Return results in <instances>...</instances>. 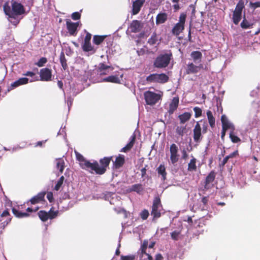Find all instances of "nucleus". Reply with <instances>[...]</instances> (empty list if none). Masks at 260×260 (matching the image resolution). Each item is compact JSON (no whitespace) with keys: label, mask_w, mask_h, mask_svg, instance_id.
<instances>
[{"label":"nucleus","mask_w":260,"mask_h":260,"mask_svg":"<svg viewBox=\"0 0 260 260\" xmlns=\"http://www.w3.org/2000/svg\"><path fill=\"white\" fill-rule=\"evenodd\" d=\"M154 23L153 17L149 21H143L135 20L130 24L128 29L132 32L136 33L143 30L144 34H147L154 26Z\"/></svg>","instance_id":"obj_1"},{"label":"nucleus","mask_w":260,"mask_h":260,"mask_svg":"<svg viewBox=\"0 0 260 260\" xmlns=\"http://www.w3.org/2000/svg\"><path fill=\"white\" fill-rule=\"evenodd\" d=\"M76 158L80 161V165L82 169H86L89 171H94L96 174H103L104 173V170L103 168H99V164L95 161L93 163L86 160L84 157L78 152L75 151Z\"/></svg>","instance_id":"obj_2"},{"label":"nucleus","mask_w":260,"mask_h":260,"mask_svg":"<svg viewBox=\"0 0 260 260\" xmlns=\"http://www.w3.org/2000/svg\"><path fill=\"white\" fill-rule=\"evenodd\" d=\"M172 56L170 52L159 55L154 61V67L159 69L166 68L169 64Z\"/></svg>","instance_id":"obj_3"},{"label":"nucleus","mask_w":260,"mask_h":260,"mask_svg":"<svg viewBox=\"0 0 260 260\" xmlns=\"http://www.w3.org/2000/svg\"><path fill=\"white\" fill-rule=\"evenodd\" d=\"M186 19V14L184 13L180 14L179 17V21L172 29L173 35L178 36L184 29L185 23Z\"/></svg>","instance_id":"obj_4"},{"label":"nucleus","mask_w":260,"mask_h":260,"mask_svg":"<svg viewBox=\"0 0 260 260\" xmlns=\"http://www.w3.org/2000/svg\"><path fill=\"white\" fill-rule=\"evenodd\" d=\"M162 207L160 203V200L158 197H155L153 202L151 215L153 216V220L157 219L160 217Z\"/></svg>","instance_id":"obj_5"},{"label":"nucleus","mask_w":260,"mask_h":260,"mask_svg":"<svg viewBox=\"0 0 260 260\" xmlns=\"http://www.w3.org/2000/svg\"><path fill=\"white\" fill-rule=\"evenodd\" d=\"M169 77L165 74H152L148 76L146 81L149 83H164L168 81Z\"/></svg>","instance_id":"obj_6"},{"label":"nucleus","mask_w":260,"mask_h":260,"mask_svg":"<svg viewBox=\"0 0 260 260\" xmlns=\"http://www.w3.org/2000/svg\"><path fill=\"white\" fill-rule=\"evenodd\" d=\"M12 13L11 15H10V21L16 25L18 23V21H12L14 15H21L24 13V9L23 6L20 3H17L16 2H13L12 3Z\"/></svg>","instance_id":"obj_7"},{"label":"nucleus","mask_w":260,"mask_h":260,"mask_svg":"<svg viewBox=\"0 0 260 260\" xmlns=\"http://www.w3.org/2000/svg\"><path fill=\"white\" fill-rule=\"evenodd\" d=\"M161 95L152 91H147L144 93V98L146 103L149 105L155 104L160 99Z\"/></svg>","instance_id":"obj_8"},{"label":"nucleus","mask_w":260,"mask_h":260,"mask_svg":"<svg viewBox=\"0 0 260 260\" xmlns=\"http://www.w3.org/2000/svg\"><path fill=\"white\" fill-rule=\"evenodd\" d=\"M170 161L173 165L178 162L179 159L178 147L175 144H172L170 147Z\"/></svg>","instance_id":"obj_9"},{"label":"nucleus","mask_w":260,"mask_h":260,"mask_svg":"<svg viewBox=\"0 0 260 260\" xmlns=\"http://www.w3.org/2000/svg\"><path fill=\"white\" fill-rule=\"evenodd\" d=\"M58 212V211H52L51 210H50V211L47 213L46 212H45L44 211H40L38 213L39 216L40 218L43 221H45L48 219H53L55 218Z\"/></svg>","instance_id":"obj_10"},{"label":"nucleus","mask_w":260,"mask_h":260,"mask_svg":"<svg viewBox=\"0 0 260 260\" xmlns=\"http://www.w3.org/2000/svg\"><path fill=\"white\" fill-rule=\"evenodd\" d=\"M193 140L197 143H199L203 136L201 134V127L199 122H197L193 130Z\"/></svg>","instance_id":"obj_11"},{"label":"nucleus","mask_w":260,"mask_h":260,"mask_svg":"<svg viewBox=\"0 0 260 260\" xmlns=\"http://www.w3.org/2000/svg\"><path fill=\"white\" fill-rule=\"evenodd\" d=\"M51 71L48 68H44L40 71V80L48 81L51 79Z\"/></svg>","instance_id":"obj_12"},{"label":"nucleus","mask_w":260,"mask_h":260,"mask_svg":"<svg viewBox=\"0 0 260 260\" xmlns=\"http://www.w3.org/2000/svg\"><path fill=\"white\" fill-rule=\"evenodd\" d=\"M203 68L202 64L196 66L193 63H189L186 67V72L187 74H195L198 73L201 69Z\"/></svg>","instance_id":"obj_13"},{"label":"nucleus","mask_w":260,"mask_h":260,"mask_svg":"<svg viewBox=\"0 0 260 260\" xmlns=\"http://www.w3.org/2000/svg\"><path fill=\"white\" fill-rule=\"evenodd\" d=\"M222 122V126L223 129H231V131H234L235 129L234 125L228 120V118L225 115H222L221 118Z\"/></svg>","instance_id":"obj_14"},{"label":"nucleus","mask_w":260,"mask_h":260,"mask_svg":"<svg viewBox=\"0 0 260 260\" xmlns=\"http://www.w3.org/2000/svg\"><path fill=\"white\" fill-rule=\"evenodd\" d=\"M145 2V0H136L133 2L132 10L133 15H136L140 12Z\"/></svg>","instance_id":"obj_15"},{"label":"nucleus","mask_w":260,"mask_h":260,"mask_svg":"<svg viewBox=\"0 0 260 260\" xmlns=\"http://www.w3.org/2000/svg\"><path fill=\"white\" fill-rule=\"evenodd\" d=\"M79 25V22H73L70 20L67 21V26L69 32L71 35H76L77 28Z\"/></svg>","instance_id":"obj_16"},{"label":"nucleus","mask_w":260,"mask_h":260,"mask_svg":"<svg viewBox=\"0 0 260 260\" xmlns=\"http://www.w3.org/2000/svg\"><path fill=\"white\" fill-rule=\"evenodd\" d=\"M122 75H115L108 76L102 79V81L107 82H112L114 83H120L122 78Z\"/></svg>","instance_id":"obj_17"},{"label":"nucleus","mask_w":260,"mask_h":260,"mask_svg":"<svg viewBox=\"0 0 260 260\" xmlns=\"http://www.w3.org/2000/svg\"><path fill=\"white\" fill-rule=\"evenodd\" d=\"M99 70L101 75H107L110 74L113 70V68L110 66H107L104 63H100L99 67Z\"/></svg>","instance_id":"obj_18"},{"label":"nucleus","mask_w":260,"mask_h":260,"mask_svg":"<svg viewBox=\"0 0 260 260\" xmlns=\"http://www.w3.org/2000/svg\"><path fill=\"white\" fill-rule=\"evenodd\" d=\"M215 178V174L214 172H211L206 177L204 188L205 189H208L212 185L211 184L213 182Z\"/></svg>","instance_id":"obj_19"},{"label":"nucleus","mask_w":260,"mask_h":260,"mask_svg":"<svg viewBox=\"0 0 260 260\" xmlns=\"http://www.w3.org/2000/svg\"><path fill=\"white\" fill-rule=\"evenodd\" d=\"M82 49L84 51L90 52V54H93L96 51V49L92 46L90 41H84Z\"/></svg>","instance_id":"obj_20"},{"label":"nucleus","mask_w":260,"mask_h":260,"mask_svg":"<svg viewBox=\"0 0 260 260\" xmlns=\"http://www.w3.org/2000/svg\"><path fill=\"white\" fill-rule=\"evenodd\" d=\"M160 40L158 38L155 31L153 32L150 38L147 41V43L150 46H154L158 44Z\"/></svg>","instance_id":"obj_21"},{"label":"nucleus","mask_w":260,"mask_h":260,"mask_svg":"<svg viewBox=\"0 0 260 260\" xmlns=\"http://www.w3.org/2000/svg\"><path fill=\"white\" fill-rule=\"evenodd\" d=\"M136 139V136L135 134H133L129 138V142L127 145L122 148L120 152H126L127 151L131 150V149L134 146L135 141Z\"/></svg>","instance_id":"obj_22"},{"label":"nucleus","mask_w":260,"mask_h":260,"mask_svg":"<svg viewBox=\"0 0 260 260\" xmlns=\"http://www.w3.org/2000/svg\"><path fill=\"white\" fill-rule=\"evenodd\" d=\"M168 14L166 13H159L156 17V24L157 25L165 23L168 19Z\"/></svg>","instance_id":"obj_23"},{"label":"nucleus","mask_w":260,"mask_h":260,"mask_svg":"<svg viewBox=\"0 0 260 260\" xmlns=\"http://www.w3.org/2000/svg\"><path fill=\"white\" fill-rule=\"evenodd\" d=\"M144 190V188L141 184H134L128 187L127 191L128 192L135 191L140 194Z\"/></svg>","instance_id":"obj_24"},{"label":"nucleus","mask_w":260,"mask_h":260,"mask_svg":"<svg viewBox=\"0 0 260 260\" xmlns=\"http://www.w3.org/2000/svg\"><path fill=\"white\" fill-rule=\"evenodd\" d=\"M45 192H41L39 193L37 195L32 198L30 202L32 204H35L41 202V201H43L44 199Z\"/></svg>","instance_id":"obj_25"},{"label":"nucleus","mask_w":260,"mask_h":260,"mask_svg":"<svg viewBox=\"0 0 260 260\" xmlns=\"http://www.w3.org/2000/svg\"><path fill=\"white\" fill-rule=\"evenodd\" d=\"M29 82V79L26 77L19 78L18 80L15 81L11 84V86L13 88L17 87L19 86L24 85Z\"/></svg>","instance_id":"obj_26"},{"label":"nucleus","mask_w":260,"mask_h":260,"mask_svg":"<svg viewBox=\"0 0 260 260\" xmlns=\"http://www.w3.org/2000/svg\"><path fill=\"white\" fill-rule=\"evenodd\" d=\"M190 56L195 63H199L201 61L202 54L200 51H193L191 52Z\"/></svg>","instance_id":"obj_27"},{"label":"nucleus","mask_w":260,"mask_h":260,"mask_svg":"<svg viewBox=\"0 0 260 260\" xmlns=\"http://www.w3.org/2000/svg\"><path fill=\"white\" fill-rule=\"evenodd\" d=\"M55 164L56 169L59 170L60 173H62L65 167V162L63 159L61 158L56 159Z\"/></svg>","instance_id":"obj_28"},{"label":"nucleus","mask_w":260,"mask_h":260,"mask_svg":"<svg viewBox=\"0 0 260 260\" xmlns=\"http://www.w3.org/2000/svg\"><path fill=\"white\" fill-rule=\"evenodd\" d=\"M124 162V156L123 155L119 154L114 162V167L118 169L122 166Z\"/></svg>","instance_id":"obj_29"},{"label":"nucleus","mask_w":260,"mask_h":260,"mask_svg":"<svg viewBox=\"0 0 260 260\" xmlns=\"http://www.w3.org/2000/svg\"><path fill=\"white\" fill-rule=\"evenodd\" d=\"M178 99L176 98H173L169 106V112L170 114H172L177 109L178 106Z\"/></svg>","instance_id":"obj_30"},{"label":"nucleus","mask_w":260,"mask_h":260,"mask_svg":"<svg viewBox=\"0 0 260 260\" xmlns=\"http://www.w3.org/2000/svg\"><path fill=\"white\" fill-rule=\"evenodd\" d=\"M191 114L189 112H185L178 116L181 123H184L188 121L191 117Z\"/></svg>","instance_id":"obj_31"},{"label":"nucleus","mask_w":260,"mask_h":260,"mask_svg":"<svg viewBox=\"0 0 260 260\" xmlns=\"http://www.w3.org/2000/svg\"><path fill=\"white\" fill-rule=\"evenodd\" d=\"M158 175L161 176L162 180L164 181L166 179L167 173L166 172V168L164 165H160L157 169Z\"/></svg>","instance_id":"obj_32"},{"label":"nucleus","mask_w":260,"mask_h":260,"mask_svg":"<svg viewBox=\"0 0 260 260\" xmlns=\"http://www.w3.org/2000/svg\"><path fill=\"white\" fill-rule=\"evenodd\" d=\"M111 158V157H105L103 159H101L100 160V162L102 166H101L99 165V168L100 169L101 168L104 169V173L106 171V168L107 166H108V165L110 162Z\"/></svg>","instance_id":"obj_33"},{"label":"nucleus","mask_w":260,"mask_h":260,"mask_svg":"<svg viewBox=\"0 0 260 260\" xmlns=\"http://www.w3.org/2000/svg\"><path fill=\"white\" fill-rule=\"evenodd\" d=\"M60 62L63 70H66L68 68V65L67 63V60L65 58V55L63 52H61L60 53Z\"/></svg>","instance_id":"obj_34"},{"label":"nucleus","mask_w":260,"mask_h":260,"mask_svg":"<svg viewBox=\"0 0 260 260\" xmlns=\"http://www.w3.org/2000/svg\"><path fill=\"white\" fill-rule=\"evenodd\" d=\"M106 36H94L93 38V43L95 45H100L104 40Z\"/></svg>","instance_id":"obj_35"},{"label":"nucleus","mask_w":260,"mask_h":260,"mask_svg":"<svg viewBox=\"0 0 260 260\" xmlns=\"http://www.w3.org/2000/svg\"><path fill=\"white\" fill-rule=\"evenodd\" d=\"M196 159L192 158L188 164V170L189 171H194L196 170Z\"/></svg>","instance_id":"obj_36"},{"label":"nucleus","mask_w":260,"mask_h":260,"mask_svg":"<svg viewBox=\"0 0 260 260\" xmlns=\"http://www.w3.org/2000/svg\"><path fill=\"white\" fill-rule=\"evenodd\" d=\"M207 118H208L210 125L211 127H213L215 125V118L212 115V112L210 111H208L207 112Z\"/></svg>","instance_id":"obj_37"},{"label":"nucleus","mask_w":260,"mask_h":260,"mask_svg":"<svg viewBox=\"0 0 260 260\" xmlns=\"http://www.w3.org/2000/svg\"><path fill=\"white\" fill-rule=\"evenodd\" d=\"M244 8V2L243 0H240L237 4L234 11L242 14Z\"/></svg>","instance_id":"obj_38"},{"label":"nucleus","mask_w":260,"mask_h":260,"mask_svg":"<svg viewBox=\"0 0 260 260\" xmlns=\"http://www.w3.org/2000/svg\"><path fill=\"white\" fill-rule=\"evenodd\" d=\"M242 18V14L234 11L233 15V22L235 24H238Z\"/></svg>","instance_id":"obj_39"},{"label":"nucleus","mask_w":260,"mask_h":260,"mask_svg":"<svg viewBox=\"0 0 260 260\" xmlns=\"http://www.w3.org/2000/svg\"><path fill=\"white\" fill-rule=\"evenodd\" d=\"M12 212L13 214L18 218H22L24 217H27L28 216V214L25 212H21L15 208L12 209Z\"/></svg>","instance_id":"obj_40"},{"label":"nucleus","mask_w":260,"mask_h":260,"mask_svg":"<svg viewBox=\"0 0 260 260\" xmlns=\"http://www.w3.org/2000/svg\"><path fill=\"white\" fill-rule=\"evenodd\" d=\"M24 75L31 77V79L30 80H29L30 82L38 81L39 80V77L36 76L35 73L32 72H27L24 74Z\"/></svg>","instance_id":"obj_41"},{"label":"nucleus","mask_w":260,"mask_h":260,"mask_svg":"<svg viewBox=\"0 0 260 260\" xmlns=\"http://www.w3.org/2000/svg\"><path fill=\"white\" fill-rule=\"evenodd\" d=\"M176 132L178 135L183 136L186 132V126H177L176 129Z\"/></svg>","instance_id":"obj_42"},{"label":"nucleus","mask_w":260,"mask_h":260,"mask_svg":"<svg viewBox=\"0 0 260 260\" xmlns=\"http://www.w3.org/2000/svg\"><path fill=\"white\" fill-rule=\"evenodd\" d=\"M140 257L141 260H152V257L149 254L147 253L146 251L140 252Z\"/></svg>","instance_id":"obj_43"},{"label":"nucleus","mask_w":260,"mask_h":260,"mask_svg":"<svg viewBox=\"0 0 260 260\" xmlns=\"http://www.w3.org/2000/svg\"><path fill=\"white\" fill-rule=\"evenodd\" d=\"M1 216L2 217H8L7 219L2 223L4 224V226H5V225H7L11 220V218L9 217V213L8 211L7 210H5L2 214Z\"/></svg>","instance_id":"obj_44"},{"label":"nucleus","mask_w":260,"mask_h":260,"mask_svg":"<svg viewBox=\"0 0 260 260\" xmlns=\"http://www.w3.org/2000/svg\"><path fill=\"white\" fill-rule=\"evenodd\" d=\"M230 138L233 143H238L241 140L234 133V131H231L230 133Z\"/></svg>","instance_id":"obj_45"},{"label":"nucleus","mask_w":260,"mask_h":260,"mask_svg":"<svg viewBox=\"0 0 260 260\" xmlns=\"http://www.w3.org/2000/svg\"><path fill=\"white\" fill-rule=\"evenodd\" d=\"M252 24L244 18L242 22L241 23V26L242 28L247 29L251 27Z\"/></svg>","instance_id":"obj_46"},{"label":"nucleus","mask_w":260,"mask_h":260,"mask_svg":"<svg viewBox=\"0 0 260 260\" xmlns=\"http://www.w3.org/2000/svg\"><path fill=\"white\" fill-rule=\"evenodd\" d=\"M47 61V59L45 57L41 58L39 61L36 63L39 67H43Z\"/></svg>","instance_id":"obj_47"},{"label":"nucleus","mask_w":260,"mask_h":260,"mask_svg":"<svg viewBox=\"0 0 260 260\" xmlns=\"http://www.w3.org/2000/svg\"><path fill=\"white\" fill-rule=\"evenodd\" d=\"M193 111L195 113L194 116L196 118L199 117L200 116H201L202 110L201 108H200L198 107H196L193 108Z\"/></svg>","instance_id":"obj_48"},{"label":"nucleus","mask_w":260,"mask_h":260,"mask_svg":"<svg viewBox=\"0 0 260 260\" xmlns=\"http://www.w3.org/2000/svg\"><path fill=\"white\" fill-rule=\"evenodd\" d=\"M148 241L147 240H144L141 246L139 252L141 251H146Z\"/></svg>","instance_id":"obj_49"},{"label":"nucleus","mask_w":260,"mask_h":260,"mask_svg":"<svg viewBox=\"0 0 260 260\" xmlns=\"http://www.w3.org/2000/svg\"><path fill=\"white\" fill-rule=\"evenodd\" d=\"M135 256L134 255L121 256V260H135Z\"/></svg>","instance_id":"obj_50"},{"label":"nucleus","mask_w":260,"mask_h":260,"mask_svg":"<svg viewBox=\"0 0 260 260\" xmlns=\"http://www.w3.org/2000/svg\"><path fill=\"white\" fill-rule=\"evenodd\" d=\"M149 215V212L147 210H143L140 214L141 217L144 219L145 220L147 218L148 216Z\"/></svg>","instance_id":"obj_51"},{"label":"nucleus","mask_w":260,"mask_h":260,"mask_svg":"<svg viewBox=\"0 0 260 260\" xmlns=\"http://www.w3.org/2000/svg\"><path fill=\"white\" fill-rule=\"evenodd\" d=\"M179 234H180V233L179 232L174 231L171 234V238L173 239L176 240L178 239Z\"/></svg>","instance_id":"obj_52"},{"label":"nucleus","mask_w":260,"mask_h":260,"mask_svg":"<svg viewBox=\"0 0 260 260\" xmlns=\"http://www.w3.org/2000/svg\"><path fill=\"white\" fill-rule=\"evenodd\" d=\"M81 14L78 12H74L72 14V18L74 20H78L80 18Z\"/></svg>","instance_id":"obj_53"},{"label":"nucleus","mask_w":260,"mask_h":260,"mask_svg":"<svg viewBox=\"0 0 260 260\" xmlns=\"http://www.w3.org/2000/svg\"><path fill=\"white\" fill-rule=\"evenodd\" d=\"M249 5L251 8H253V9H255L257 8L260 7V2H250Z\"/></svg>","instance_id":"obj_54"},{"label":"nucleus","mask_w":260,"mask_h":260,"mask_svg":"<svg viewBox=\"0 0 260 260\" xmlns=\"http://www.w3.org/2000/svg\"><path fill=\"white\" fill-rule=\"evenodd\" d=\"M208 201V200L207 197H203L202 198V203L204 205V207H203V208H202V210H205L206 205Z\"/></svg>","instance_id":"obj_55"},{"label":"nucleus","mask_w":260,"mask_h":260,"mask_svg":"<svg viewBox=\"0 0 260 260\" xmlns=\"http://www.w3.org/2000/svg\"><path fill=\"white\" fill-rule=\"evenodd\" d=\"M62 183L61 182V181H59V180L57 181L56 185L54 187V189L56 190H58L62 185Z\"/></svg>","instance_id":"obj_56"},{"label":"nucleus","mask_w":260,"mask_h":260,"mask_svg":"<svg viewBox=\"0 0 260 260\" xmlns=\"http://www.w3.org/2000/svg\"><path fill=\"white\" fill-rule=\"evenodd\" d=\"M238 151H235L233 152V153H231L230 154H229V155H228L227 156L228 157V158L230 159V158L236 157L237 155H238Z\"/></svg>","instance_id":"obj_57"},{"label":"nucleus","mask_w":260,"mask_h":260,"mask_svg":"<svg viewBox=\"0 0 260 260\" xmlns=\"http://www.w3.org/2000/svg\"><path fill=\"white\" fill-rule=\"evenodd\" d=\"M91 39V35L89 32H87V34L85 36V37L84 38V41H86V42L90 41Z\"/></svg>","instance_id":"obj_58"},{"label":"nucleus","mask_w":260,"mask_h":260,"mask_svg":"<svg viewBox=\"0 0 260 260\" xmlns=\"http://www.w3.org/2000/svg\"><path fill=\"white\" fill-rule=\"evenodd\" d=\"M188 156L186 151L184 149L182 150V158L183 159H186Z\"/></svg>","instance_id":"obj_59"},{"label":"nucleus","mask_w":260,"mask_h":260,"mask_svg":"<svg viewBox=\"0 0 260 260\" xmlns=\"http://www.w3.org/2000/svg\"><path fill=\"white\" fill-rule=\"evenodd\" d=\"M47 198L48 199L50 202H51L53 199L52 193L51 192H48L47 194Z\"/></svg>","instance_id":"obj_60"},{"label":"nucleus","mask_w":260,"mask_h":260,"mask_svg":"<svg viewBox=\"0 0 260 260\" xmlns=\"http://www.w3.org/2000/svg\"><path fill=\"white\" fill-rule=\"evenodd\" d=\"M155 260H164V258L160 254H157L155 257Z\"/></svg>","instance_id":"obj_61"},{"label":"nucleus","mask_w":260,"mask_h":260,"mask_svg":"<svg viewBox=\"0 0 260 260\" xmlns=\"http://www.w3.org/2000/svg\"><path fill=\"white\" fill-rule=\"evenodd\" d=\"M38 209H39V207H36L35 209H33L32 208H28L26 210L28 212H31L32 211L35 212V211H37Z\"/></svg>","instance_id":"obj_62"},{"label":"nucleus","mask_w":260,"mask_h":260,"mask_svg":"<svg viewBox=\"0 0 260 260\" xmlns=\"http://www.w3.org/2000/svg\"><path fill=\"white\" fill-rule=\"evenodd\" d=\"M173 8L175 11H177L180 9V7L178 3H175L173 5Z\"/></svg>","instance_id":"obj_63"},{"label":"nucleus","mask_w":260,"mask_h":260,"mask_svg":"<svg viewBox=\"0 0 260 260\" xmlns=\"http://www.w3.org/2000/svg\"><path fill=\"white\" fill-rule=\"evenodd\" d=\"M229 160V158H228V157L226 156L223 160L222 161V164L223 165H225L227 162Z\"/></svg>","instance_id":"obj_64"}]
</instances>
